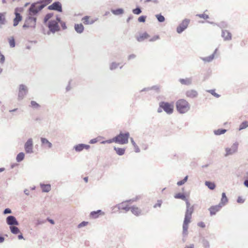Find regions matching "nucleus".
I'll list each match as a JSON object with an SVG mask.
<instances>
[{
	"mask_svg": "<svg viewBox=\"0 0 248 248\" xmlns=\"http://www.w3.org/2000/svg\"><path fill=\"white\" fill-rule=\"evenodd\" d=\"M27 16L24 21L22 28L24 29L28 28L35 29L36 25L37 18L35 16L39 12L35 9L33 5H31L27 11Z\"/></svg>",
	"mask_w": 248,
	"mask_h": 248,
	"instance_id": "nucleus-1",
	"label": "nucleus"
},
{
	"mask_svg": "<svg viewBox=\"0 0 248 248\" xmlns=\"http://www.w3.org/2000/svg\"><path fill=\"white\" fill-rule=\"evenodd\" d=\"M194 211L193 206L191 208H187L185 215V218L183 224V234L184 236L187 235L188 234V224L191 222L192 214Z\"/></svg>",
	"mask_w": 248,
	"mask_h": 248,
	"instance_id": "nucleus-2",
	"label": "nucleus"
},
{
	"mask_svg": "<svg viewBox=\"0 0 248 248\" xmlns=\"http://www.w3.org/2000/svg\"><path fill=\"white\" fill-rule=\"evenodd\" d=\"M176 107L179 113L184 114L189 111L190 105L186 100L180 99L176 101Z\"/></svg>",
	"mask_w": 248,
	"mask_h": 248,
	"instance_id": "nucleus-3",
	"label": "nucleus"
},
{
	"mask_svg": "<svg viewBox=\"0 0 248 248\" xmlns=\"http://www.w3.org/2000/svg\"><path fill=\"white\" fill-rule=\"evenodd\" d=\"M129 136V133L128 132L124 133L120 132L119 135L115 137V142L121 144H126L128 142Z\"/></svg>",
	"mask_w": 248,
	"mask_h": 248,
	"instance_id": "nucleus-4",
	"label": "nucleus"
},
{
	"mask_svg": "<svg viewBox=\"0 0 248 248\" xmlns=\"http://www.w3.org/2000/svg\"><path fill=\"white\" fill-rule=\"evenodd\" d=\"M52 1V0H40L31 3V5H33V8L39 12Z\"/></svg>",
	"mask_w": 248,
	"mask_h": 248,
	"instance_id": "nucleus-5",
	"label": "nucleus"
},
{
	"mask_svg": "<svg viewBox=\"0 0 248 248\" xmlns=\"http://www.w3.org/2000/svg\"><path fill=\"white\" fill-rule=\"evenodd\" d=\"M159 107L168 114H171L173 112L174 106L173 104L162 101L159 103Z\"/></svg>",
	"mask_w": 248,
	"mask_h": 248,
	"instance_id": "nucleus-6",
	"label": "nucleus"
},
{
	"mask_svg": "<svg viewBox=\"0 0 248 248\" xmlns=\"http://www.w3.org/2000/svg\"><path fill=\"white\" fill-rule=\"evenodd\" d=\"M28 93V88L24 84H20L18 88L17 100L21 101L24 99Z\"/></svg>",
	"mask_w": 248,
	"mask_h": 248,
	"instance_id": "nucleus-7",
	"label": "nucleus"
},
{
	"mask_svg": "<svg viewBox=\"0 0 248 248\" xmlns=\"http://www.w3.org/2000/svg\"><path fill=\"white\" fill-rule=\"evenodd\" d=\"M189 23V19L187 18L184 19L177 26L176 28L177 32L179 34L182 33L187 28Z\"/></svg>",
	"mask_w": 248,
	"mask_h": 248,
	"instance_id": "nucleus-8",
	"label": "nucleus"
},
{
	"mask_svg": "<svg viewBox=\"0 0 248 248\" xmlns=\"http://www.w3.org/2000/svg\"><path fill=\"white\" fill-rule=\"evenodd\" d=\"M23 11L22 8H18L17 7L15 9V18L14 19V24L13 26L14 27L16 26L19 22L21 21L22 19V16L20 15V14L19 12H21Z\"/></svg>",
	"mask_w": 248,
	"mask_h": 248,
	"instance_id": "nucleus-9",
	"label": "nucleus"
},
{
	"mask_svg": "<svg viewBox=\"0 0 248 248\" xmlns=\"http://www.w3.org/2000/svg\"><path fill=\"white\" fill-rule=\"evenodd\" d=\"M238 143L236 142L232 145L231 148H226L225 149L226 154L224 156L226 157L236 153L238 150Z\"/></svg>",
	"mask_w": 248,
	"mask_h": 248,
	"instance_id": "nucleus-10",
	"label": "nucleus"
},
{
	"mask_svg": "<svg viewBox=\"0 0 248 248\" xmlns=\"http://www.w3.org/2000/svg\"><path fill=\"white\" fill-rule=\"evenodd\" d=\"M48 28L49 31L53 33L60 30V27L58 22L54 20H51L48 22Z\"/></svg>",
	"mask_w": 248,
	"mask_h": 248,
	"instance_id": "nucleus-11",
	"label": "nucleus"
},
{
	"mask_svg": "<svg viewBox=\"0 0 248 248\" xmlns=\"http://www.w3.org/2000/svg\"><path fill=\"white\" fill-rule=\"evenodd\" d=\"M33 140L31 138H29L24 144V149L26 154L33 153Z\"/></svg>",
	"mask_w": 248,
	"mask_h": 248,
	"instance_id": "nucleus-12",
	"label": "nucleus"
},
{
	"mask_svg": "<svg viewBox=\"0 0 248 248\" xmlns=\"http://www.w3.org/2000/svg\"><path fill=\"white\" fill-rule=\"evenodd\" d=\"M47 9L49 10L56 11L62 12V5L59 1H55L51 5L48 6Z\"/></svg>",
	"mask_w": 248,
	"mask_h": 248,
	"instance_id": "nucleus-13",
	"label": "nucleus"
},
{
	"mask_svg": "<svg viewBox=\"0 0 248 248\" xmlns=\"http://www.w3.org/2000/svg\"><path fill=\"white\" fill-rule=\"evenodd\" d=\"M6 221L7 224L10 226H18L19 225L18 221L17 220L16 217L13 216H8L6 217Z\"/></svg>",
	"mask_w": 248,
	"mask_h": 248,
	"instance_id": "nucleus-14",
	"label": "nucleus"
},
{
	"mask_svg": "<svg viewBox=\"0 0 248 248\" xmlns=\"http://www.w3.org/2000/svg\"><path fill=\"white\" fill-rule=\"evenodd\" d=\"M185 94L186 97L187 98L194 99L198 97L199 94L196 90L190 89L186 92Z\"/></svg>",
	"mask_w": 248,
	"mask_h": 248,
	"instance_id": "nucleus-15",
	"label": "nucleus"
},
{
	"mask_svg": "<svg viewBox=\"0 0 248 248\" xmlns=\"http://www.w3.org/2000/svg\"><path fill=\"white\" fill-rule=\"evenodd\" d=\"M179 81L183 85L190 86L192 84V77L186 78H179Z\"/></svg>",
	"mask_w": 248,
	"mask_h": 248,
	"instance_id": "nucleus-16",
	"label": "nucleus"
},
{
	"mask_svg": "<svg viewBox=\"0 0 248 248\" xmlns=\"http://www.w3.org/2000/svg\"><path fill=\"white\" fill-rule=\"evenodd\" d=\"M221 36L224 41H230L232 40V35L231 33L227 30H222Z\"/></svg>",
	"mask_w": 248,
	"mask_h": 248,
	"instance_id": "nucleus-17",
	"label": "nucleus"
},
{
	"mask_svg": "<svg viewBox=\"0 0 248 248\" xmlns=\"http://www.w3.org/2000/svg\"><path fill=\"white\" fill-rule=\"evenodd\" d=\"M41 145L44 148L50 149L52 147V144L48 141L47 139L45 138H41Z\"/></svg>",
	"mask_w": 248,
	"mask_h": 248,
	"instance_id": "nucleus-18",
	"label": "nucleus"
},
{
	"mask_svg": "<svg viewBox=\"0 0 248 248\" xmlns=\"http://www.w3.org/2000/svg\"><path fill=\"white\" fill-rule=\"evenodd\" d=\"M222 207V206H221V205L219 204L215 206H211L209 209L211 216L215 215L217 212L219 211L220 210Z\"/></svg>",
	"mask_w": 248,
	"mask_h": 248,
	"instance_id": "nucleus-19",
	"label": "nucleus"
},
{
	"mask_svg": "<svg viewBox=\"0 0 248 248\" xmlns=\"http://www.w3.org/2000/svg\"><path fill=\"white\" fill-rule=\"evenodd\" d=\"M90 147V146L89 145L81 143L75 145L74 148L77 152H79L82 151L84 149H88Z\"/></svg>",
	"mask_w": 248,
	"mask_h": 248,
	"instance_id": "nucleus-20",
	"label": "nucleus"
},
{
	"mask_svg": "<svg viewBox=\"0 0 248 248\" xmlns=\"http://www.w3.org/2000/svg\"><path fill=\"white\" fill-rule=\"evenodd\" d=\"M105 213L102 212L101 210H98L97 211H92L90 214V217L92 218H97L99 217V215H104Z\"/></svg>",
	"mask_w": 248,
	"mask_h": 248,
	"instance_id": "nucleus-21",
	"label": "nucleus"
},
{
	"mask_svg": "<svg viewBox=\"0 0 248 248\" xmlns=\"http://www.w3.org/2000/svg\"><path fill=\"white\" fill-rule=\"evenodd\" d=\"M217 49L216 48L215 50L214 53L212 55H211L208 57H201V59L203 62H212L213 60V59H214L215 55L217 53Z\"/></svg>",
	"mask_w": 248,
	"mask_h": 248,
	"instance_id": "nucleus-22",
	"label": "nucleus"
},
{
	"mask_svg": "<svg viewBox=\"0 0 248 248\" xmlns=\"http://www.w3.org/2000/svg\"><path fill=\"white\" fill-rule=\"evenodd\" d=\"M89 18H90V16H84L82 18L81 20L83 21V23L85 25H92V24H93L94 23V22L96 20V19L90 20Z\"/></svg>",
	"mask_w": 248,
	"mask_h": 248,
	"instance_id": "nucleus-23",
	"label": "nucleus"
},
{
	"mask_svg": "<svg viewBox=\"0 0 248 248\" xmlns=\"http://www.w3.org/2000/svg\"><path fill=\"white\" fill-rule=\"evenodd\" d=\"M74 29L77 33L80 34L83 32L84 27L81 23L75 24L74 26Z\"/></svg>",
	"mask_w": 248,
	"mask_h": 248,
	"instance_id": "nucleus-24",
	"label": "nucleus"
},
{
	"mask_svg": "<svg viewBox=\"0 0 248 248\" xmlns=\"http://www.w3.org/2000/svg\"><path fill=\"white\" fill-rule=\"evenodd\" d=\"M131 212L135 216H139L141 215V210L136 206H132L130 208Z\"/></svg>",
	"mask_w": 248,
	"mask_h": 248,
	"instance_id": "nucleus-25",
	"label": "nucleus"
},
{
	"mask_svg": "<svg viewBox=\"0 0 248 248\" xmlns=\"http://www.w3.org/2000/svg\"><path fill=\"white\" fill-rule=\"evenodd\" d=\"M126 202H122L121 203H120V204H118L116 205V207L119 209H122V210H125L126 212H127L128 211L131 207H129L128 205H125V203Z\"/></svg>",
	"mask_w": 248,
	"mask_h": 248,
	"instance_id": "nucleus-26",
	"label": "nucleus"
},
{
	"mask_svg": "<svg viewBox=\"0 0 248 248\" xmlns=\"http://www.w3.org/2000/svg\"><path fill=\"white\" fill-rule=\"evenodd\" d=\"M40 187L43 192H48L51 190V186L50 184H40Z\"/></svg>",
	"mask_w": 248,
	"mask_h": 248,
	"instance_id": "nucleus-27",
	"label": "nucleus"
},
{
	"mask_svg": "<svg viewBox=\"0 0 248 248\" xmlns=\"http://www.w3.org/2000/svg\"><path fill=\"white\" fill-rule=\"evenodd\" d=\"M228 202V199L226 197V194L224 192L222 193V197L219 204L221 205L222 206L225 205Z\"/></svg>",
	"mask_w": 248,
	"mask_h": 248,
	"instance_id": "nucleus-28",
	"label": "nucleus"
},
{
	"mask_svg": "<svg viewBox=\"0 0 248 248\" xmlns=\"http://www.w3.org/2000/svg\"><path fill=\"white\" fill-rule=\"evenodd\" d=\"M149 35L147 33L144 32V33L140 34L139 36H138L137 38V40L138 42H142L144 39L148 38L149 37Z\"/></svg>",
	"mask_w": 248,
	"mask_h": 248,
	"instance_id": "nucleus-29",
	"label": "nucleus"
},
{
	"mask_svg": "<svg viewBox=\"0 0 248 248\" xmlns=\"http://www.w3.org/2000/svg\"><path fill=\"white\" fill-rule=\"evenodd\" d=\"M111 12L113 14L116 16L122 15L124 13V10L122 8H118L117 9H112Z\"/></svg>",
	"mask_w": 248,
	"mask_h": 248,
	"instance_id": "nucleus-30",
	"label": "nucleus"
},
{
	"mask_svg": "<svg viewBox=\"0 0 248 248\" xmlns=\"http://www.w3.org/2000/svg\"><path fill=\"white\" fill-rule=\"evenodd\" d=\"M205 185L210 190H214L216 187L215 184L211 181H205Z\"/></svg>",
	"mask_w": 248,
	"mask_h": 248,
	"instance_id": "nucleus-31",
	"label": "nucleus"
},
{
	"mask_svg": "<svg viewBox=\"0 0 248 248\" xmlns=\"http://www.w3.org/2000/svg\"><path fill=\"white\" fill-rule=\"evenodd\" d=\"M202 243L204 248H210V245L209 241L204 238L202 239Z\"/></svg>",
	"mask_w": 248,
	"mask_h": 248,
	"instance_id": "nucleus-32",
	"label": "nucleus"
},
{
	"mask_svg": "<svg viewBox=\"0 0 248 248\" xmlns=\"http://www.w3.org/2000/svg\"><path fill=\"white\" fill-rule=\"evenodd\" d=\"M114 149L116 151V153L119 155H122L124 154L125 149L124 148L114 147Z\"/></svg>",
	"mask_w": 248,
	"mask_h": 248,
	"instance_id": "nucleus-33",
	"label": "nucleus"
},
{
	"mask_svg": "<svg viewBox=\"0 0 248 248\" xmlns=\"http://www.w3.org/2000/svg\"><path fill=\"white\" fill-rule=\"evenodd\" d=\"M25 154L23 152L19 153L16 156V160L18 162H21L24 158Z\"/></svg>",
	"mask_w": 248,
	"mask_h": 248,
	"instance_id": "nucleus-34",
	"label": "nucleus"
},
{
	"mask_svg": "<svg viewBox=\"0 0 248 248\" xmlns=\"http://www.w3.org/2000/svg\"><path fill=\"white\" fill-rule=\"evenodd\" d=\"M10 229L11 232L13 234H16L20 232L19 229L16 226H10Z\"/></svg>",
	"mask_w": 248,
	"mask_h": 248,
	"instance_id": "nucleus-35",
	"label": "nucleus"
},
{
	"mask_svg": "<svg viewBox=\"0 0 248 248\" xmlns=\"http://www.w3.org/2000/svg\"><path fill=\"white\" fill-rule=\"evenodd\" d=\"M5 13H0V24L4 25L6 22Z\"/></svg>",
	"mask_w": 248,
	"mask_h": 248,
	"instance_id": "nucleus-36",
	"label": "nucleus"
},
{
	"mask_svg": "<svg viewBox=\"0 0 248 248\" xmlns=\"http://www.w3.org/2000/svg\"><path fill=\"white\" fill-rule=\"evenodd\" d=\"M247 127H248V121H245L243 122L239 125V131L242 130L244 129Z\"/></svg>",
	"mask_w": 248,
	"mask_h": 248,
	"instance_id": "nucleus-37",
	"label": "nucleus"
},
{
	"mask_svg": "<svg viewBox=\"0 0 248 248\" xmlns=\"http://www.w3.org/2000/svg\"><path fill=\"white\" fill-rule=\"evenodd\" d=\"M226 130L225 129H218L214 131V133L216 135H220L224 134L226 132Z\"/></svg>",
	"mask_w": 248,
	"mask_h": 248,
	"instance_id": "nucleus-38",
	"label": "nucleus"
},
{
	"mask_svg": "<svg viewBox=\"0 0 248 248\" xmlns=\"http://www.w3.org/2000/svg\"><path fill=\"white\" fill-rule=\"evenodd\" d=\"M174 198L175 199H180L184 201L186 200V199L185 195L184 194L181 193H178L177 194H176L174 195Z\"/></svg>",
	"mask_w": 248,
	"mask_h": 248,
	"instance_id": "nucleus-39",
	"label": "nucleus"
},
{
	"mask_svg": "<svg viewBox=\"0 0 248 248\" xmlns=\"http://www.w3.org/2000/svg\"><path fill=\"white\" fill-rule=\"evenodd\" d=\"M9 43L11 47H14L16 46L15 40L14 37H11L8 39Z\"/></svg>",
	"mask_w": 248,
	"mask_h": 248,
	"instance_id": "nucleus-40",
	"label": "nucleus"
},
{
	"mask_svg": "<svg viewBox=\"0 0 248 248\" xmlns=\"http://www.w3.org/2000/svg\"><path fill=\"white\" fill-rule=\"evenodd\" d=\"M155 17L159 22H163L165 20L164 16L161 14L156 15Z\"/></svg>",
	"mask_w": 248,
	"mask_h": 248,
	"instance_id": "nucleus-41",
	"label": "nucleus"
},
{
	"mask_svg": "<svg viewBox=\"0 0 248 248\" xmlns=\"http://www.w3.org/2000/svg\"><path fill=\"white\" fill-rule=\"evenodd\" d=\"M119 65V63L113 62L110 64L109 69L111 70H113L116 69Z\"/></svg>",
	"mask_w": 248,
	"mask_h": 248,
	"instance_id": "nucleus-42",
	"label": "nucleus"
},
{
	"mask_svg": "<svg viewBox=\"0 0 248 248\" xmlns=\"http://www.w3.org/2000/svg\"><path fill=\"white\" fill-rule=\"evenodd\" d=\"M132 12L135 15H140L141 12V10L140 7H137L135 9L132 10Z\"/></svg>",
	"mask_w": 248,
	"mask_h": 248,
	"instance_id": "nucleus-43",
	"label": "nucleus"
},
{
	"mask_svg": "<svg viewBox=\"0 0 248 248\" xmlns=\"http://www.w3.org/2000/svg\"><path fill=\"white\" fill-rule=\"evenodd\" d=\"M53 14L52 13H48L47 14L45 17H44V23H46L49 19H50L52 16H53Z\"/></svg>",
	"mask_w": 248,
	"mask_h": 248,
	"instance_id": "nucleus-44",
	"label": "nucleus"
},
{
	"mask_svg": "<svg viewBox=\"0 0 248 248\" xmlns=\"http://www.w3.org/2000/svg\"><path fill=\"white\" fill-rule=\"evenodd\" d=\"M207 92L208 93H210L211 94H212L213 96H214L215 97H216L217 98H218L219 97H220V95H219L217 93L215 92V90H208Z\"/></svg>",
	"mask_w": 248,
	"mask_h": 248,
	"instance_id": "nucleus-45",
	"label": "nucleus"
},
{
	"mask_svg": "<svg viewBox=\"0 0 248 248\" xmlns=\"http://www.w3.org/2000/svg\"><path fill=\"white\" fill-rule=\"evenodd\" d=\"M196 16H199L200 18H202L205 19H208L209 18V16L207 15L202 14H197Z\"/></svg>",
	"mask_w": 248,
	"mask_h": 248,
	"instance_id": "nucleus-46",
	"label": "nucleus"
},
{
	"mask_svg": "<svg viewBox=\"0 0 248 248\" xmlns=\"http://www.w3.org/2000/svg\"><path fill=\"white\" fill-rule=\"evenodd\" d=\"M146 18V16H141L138 18V21L140 22H145Z\"/></svg>",
	"mask_w": 248,
	"mask_h": 248,
	"instance_id": "nucleus-47",
	"label": "nucleus"
},
{
	"mask_svg": "<svg viewBox=\"0 0 248 248\" xmlns=\"http://www.w3.org/2000/svg\"><path fill=\"white\" fill-rule=\"evenodd\" d=\"M31 107L34 108H37L40 107L39 105L34 101H31Z\"/></svg>",
	"mask_w": 248,
	"mask_h": 248,
	"instance_id": "nucleus-48",
	"label": "nucleus"
},
{
	"mask_svg": "<svg viewBox=\"0 0 248 248\" xmlns=\"http://www.w3.org/2000/svg\"><path fill=\"white\" fill-rule=\"evenodd\" d=\"M88 222L86 221H82L78 225V228H80L84 226H86L88 224Z\"/></svg>",
	"mask_w": 248,
	"mask_h": 248,
	"instance_id": "nucleus-49",
	"label": "nucleus"
},
{
	"mask_svg": "<svg viewBox=\"0 0 248 248\" xmlns=\"http://www.w3.org/2000/svg\"><path fill=\"white\" fill-rule=\"evenodd\" d=\"M162 202L161 200H158L157 203L154 205V208H156L157 207H160L162 204Z\"/></svg>",
	"mask_w": 248,
	"mask_h": 248,
	"instance_id": "nucleus-50",
	"label": "nucleus"
},
{
	"mask_svg": "<svg viewBox=\"0 0 248 248\" xmlns=\"http://www.w3.org/2000/svg\"><path fill=\"white\" fill-rule=\"evenodd\" d=\"M112 142H115V137H114L112 139H110V140H106V141H103L102 142V143H111Z\"/></svg>",
	"mask_w": 248,
	"mask_h": 248,
	"instance_id": "nucleus-51",
	"label": "nucleus"
},
{
	"mask_svg": "<svg viewBox=\"0 0 248 248\" xmlns=\"http://www.w3.org/2000/svg\"><path fill=\"white\" fill-rule=\"evenodd\" d=\"M12 213V210L10 208H6L3 211L4 214H11Z\"/></svg>",
	"mask_w": 248,
	"mask_h": 248,
	"instance_id": "nucleus-52",
	"label": "nucleus"
},
{
	"mask_svg": "<svg viewBox=\"0 0 248 248\" xmlns=\"http://www.w3.org/2000/svg\"><path fill=\"white\" fill-rule=\"evenodd\" d=\"M150 88L151 89V90H155L157 91V92H158L159 90V87L158 85L153 86L152 87H150Z\"/></svg>",
	"mask_w": 248,
	"mask_h": 248,
	"instance_id": "nucleus-53",
	"label": "nucleus"
},
{
	"mask_svg": "<svg viewBox=\"0 0 248 248\" xmlns=\"http://www.w3.org/2000/svg\"><path fill=\"white\" fill-rule=\"evenodd\" d=\"M159 36L158 35H155L154 36L153 38H151L149 41L150 42H154V41H155L156 40H157V39H159Z\"/></svg>",
	"mask_w": 248,
	"mask_h": 248,
	"instance_id": "nucleus-54",
	"label": "nucleus"
},
{
	"mask_svg": "<svg viewBox=\"0 0 248 248\" xmlns=\"http://www.w3.org/2000/svg\"><path fill=\"white\" fill-rule=\"evenodd\" d=\"M245 200L243 199L241 197H238L237 200V202L239 203H244Z\"/></svg>",
	"mask_w": 248,
	"mask_h": 248,
	"instance_id": "nucleus-55",
	"label": "nucleus"
},
{
	"mask_svg": "<svg viewBox=\"0 0 248 248\" xmlns=\"http://www.w3.org/2000/svg\"><path fill=\"white\" fill-rule=\"evenodd\" d=\"M136 55H135L134 54H130L128 57V60H130L132 59H134L136 58Z\"/></svg>",
	"mask_w": 248,
	"mask_h": 248,
	"instance_id": "nucleus-56",
	"label": "nucleus"
},
{
	"mask_svg": "<svg viewBox=\"0 0 248 248\" xmlns=\"http://www.w3.org/2000/svg\"><path fill=\"white\" fill-rule=\"evenodd\" d=\"M198 225L200 227H202V228H204L205 227V225L204 224V222H200L198 223Z\"/></svg>",
	"mask_w": 248,
	"mask_h": 248,
	"instance_id": "nucleus-57",
	"label": "nucleus"
},
{
	"mask_svg": "<svg viewBox=\"0 0 248 248\" xmlns=\"http://www.w3.org/2000/svg\"><path fill=\"white\" fill-rule=\"evenodd\" d=\"M0 63H3L5 61V57L3 55H0Z\"/></svg>",
	"mask_w": 248,
	"mask_h": 248,
	"instance_id": "nucleus-58",
	"label": "nucleus"
},
{
	"mask_svg": "<svg viewBox=\"0 0 248 248\" xmlns=\"http://www.w3.org/2000/svg\"><path fill=\"white\" fill-rule=\"evenodd\" d=\"M97 142V140L96 139H93L90 140L89 143L90 144H94Z\"/></svg>",
	"mask_w": 248,
	"mask_h": 248,
	"instance_id": "nucleus-59",
	"label": "nucleus"
},
{
	"mask_svg": "<svg viewBox=\"0 0 248 248\" xmlns=\"http://www.w3.org/2000/svg\"><path fill=\"white\" fill-rule=\"evenodd\" d=\"M185 201H186V209L191 208V206H190V203H189V202L187 200V199H186V200H185Z\"/></svg>",
	"mask_w": 248,
	"mask_h": 248,
	"instance_id": "nucleus-60",
	"label": "nucleus"
},
{
	"mask_svg": "<svg viewBox=\"0 0 248 248\" xmlns=\"http://www.w3.org/2000/svg\"><path fill=\"white\" fill-rule=\"evenodd\" d=\"M151 90V89L150 88V87H147V88H143V89H142L140 92H148L149 91Z\"/></svg>",
	"mask_w": 248,
	"mask_h": 248,
	"instance_id": "nucleus-61",
	"label": "nucleus"
},
{
	"mask_svg": "<svg viewBox=\"0 0 248 248\" xmlns=\"http://www.w3.org/2000/svg\"><path fill=\"white\" fill-rule=\"evenodd\" d=\"M134 147V148H135V152L139 153L140 152V148H139V147L137 145H136Z\"/></svg>",
	"mask_w": 248,
	"mask_h": 248,
	"instance_id": "nucleus-62",
	"label": "nucleus"
},
{
	"mask_svg": "<svg viewBox=\"0 0 248 248\" xmlns=\"http://www.w3.org/2000/svg\"><path fill=\"white\" fill-rule=\"evenodd\" d=\"M60 24H61V26L63 30L66 29L67 27L65 22L62 21L61 23H60Z\"/></svg>",
	"mask_w": 248,
	"mask_h": 248,
	"instance_id": "nucleus-63",
	"label": "nucleus"
},
{
	"mask_svg": "<svg viewBox=\"0 0 248 248\" xmlns=\"http://www.w3.org/2000/svg\"><path fill=\"white\" fill-rule=\"evenodd\" d=\"M244 185L246 187H248V179L245 180L244 181Z\"/></svg>",
	"mask_w": 248,
	"mask_h": 248,
	"instance_id": "nucleus-64",
	"label": "nucleus"
}]
</instances>
